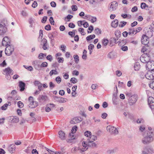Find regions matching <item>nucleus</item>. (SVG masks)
I'll list each match as a JSON object with an SVG mask.
<instances>
[{"label": "nucleus", "instance_id": "22", "mask_svg": "<svg viewBox=\"0 0 154 154\" xmlns=\"http://www.w3.org/2000/svg\"><path fill=\"white\" fill-rule=\"evenodd\" d=\"M15 145L14 144H12L11 145L8 147V149L9 151L12 153L14 151H15Z\"/></svg>", "mask_w": 154, "mask_h": 154}, {"label": "nucleus", "instance_id": "63", "mask_svg": "<svg viewBox=\"0 0 154 154\" xmlns=\"http://www.w3.org/2000/svg\"><path fill=\"white\" fill-rule=\"evenodd\" d=\"M69 35L71 36L72 37H73L75 35V33L73 32L70 31L68 32Z\"/></svg>", "mask_w": 154, "mask_h": 154}, {"label": "nucleus", "instance_id": "9", "mask_svg": "<svg viewBox=\"0 0 154 154\" xmlns=\"http://www.w3.org/2000/svg\"><path fill=\"white\" fill-rule=\"evenodd\" d=\"M10 39L8 37H5L2 41V45L5 46L10 45Z\"/></svg>", "mask_w": 154, "mask_h": 154}, {"label": "nucleus", "instance_id": "21", "mask_svg": "<svg viewBox=\"0 0 154 154\" xmlns=\"http://www.w3.org/2000/svg\"><path fill=\"white\" fill-rule=\"evenodd\" d=\"M59 137L62 140H65L66 137L65 136V134L64 132L62 131H60L58 132Z\"/></svg>", "mask_w": 154, "mask_h": 154}, {"label": "nucleus", "instance_id": "31", "mask_svg": "<svg viewBox=\"0 0 154 154\" xmlns=\"http://www.w3.org/2000/svg\"><path fill=\"white\" fill-rule=\"evenodd\" d=\"M116 151V149H109L106 152L108 154H112L115 153Z\"/></svg>", "mask_w": 154, "mask_h": 154}, {"label": "nucleus", "instance_id": "29", "mask_svg": "<svg viewBox=\"0 0 154 154\" xmlns=\"http://www.w3.org/2000/svg\"><path fill=\"white\" fill-rule=\"evenodd\" d=\"M107 56L109 58L112 59L115 57V55L114 53L111 52L108 54Z\"/></svg>", "mask_w": 154, "mask_h": 154}, {"label": "nucleus", "instance_id": "51", "mask_svg": "<svg viewBox=\"0 0 154 154\" xmlns=\"http://www.w3.org/2000/svg\"><path fill=\"white\" fill-rule=\"evenodd\" d=\"M108 42V40L107 39H103L102 41L103 45L105 46H106Z\"/></svg>", "mask_w": 154, "mask_h": 154}, {"label": "nucleus", "instance_id": "11", "mask_svg": "<svg viewBox=\"0 0 154 154\" xmlns=\"http://www.w3.org/2000/svg\"><path fill=\"white\" fill-rule=\"evenodd\" d=\"M146 151L142 152L143 154H154V148L152 147H149L146 149Z\"/></svg>", "mask_w": 154, "mask_h": 154}, {"label": "nucleus", "instance_id": "62", "mask_svg": "<svg viewBox=\"0 0 154 154\" xmlns=\"http://www.w3.org/2000/svg\"><path fill=\"white\" fill-rule=\"evenodd\" d=\"M49 21L51 24L52 25L54 24V20L53 18L52 17H50L49 19Z\"/></svg>", "mask_w": 154, "mask_h": 154}, {"label": "nucleus", "instance_id": "15", "mask_svg": "<svg viewBox=\"0 0 154 154\" xmlns=\"http://www.w3.org/2000/svg\"><path fill=\"white\" fill-rule=\"evenodd\" d=\"M152 75L151 71L150 70L148 71L144 75L146 78L149 80L154 79V78H153Z\"/></svg>", "mask_w": 154, "mask_h": 154}, {"label": "nucleus", "instance_id": "60", "mask_svg": "<svg viewBox=\"0 0 154 154\" xmlns=\"http://www.w3.org/2000/svg\"><path fill=\"white\" fill-rule=\"evenodd\" d=\"M47 59L49 60L50 61H51L53 60L52 56L50 55H48L46 57Z\"/></svg>", "mask_w": 154, "mask_h": 154}, {"label": "nucleus", "instance_id": "50", "mask_svg": "<svg viewBox=\"0 0 154 154\" xmlns=\"http://www.w3.org/2000/svg\"><path fill=\"white\" fill-rule=\"evenodd\" d=\"M8 106V104L7 103L5 104L3 106L1 107V109L2 110H5L7 109Z\"/></svg>", "mask_w": 154, "mask_h": 154}, {"label": "nucleus", "instance_id": "7", "mask_svg": "<svg viewBox=\"0 0 154 154\" xmlns=\"http://www.w3.org/2000/svg\"><path fill=\"white\" fill-rule=\"evenodd\" d=\"M137 100V97L136 95H133L129 97L128 102L130 105H132L135 103Z\"/></svg>", "mask_w": 154, "mask_h": 154}, {"label": "nucleus", "instance_id": "52", "mask_svg": "<svg viewBox=\"0 0 154 154\" xmlns=\"http://www.w3.org/2000/svg\"><path fill=\"white\" fill-rule=\"evenodd\" d=\"M23 66L25 68L27 69L29 71H31L33 70V68L31 66H28L25 65H24Z\"/></svg>", "mask_w": 154, "mask_h": 154}, {"label": "nucleus", "instance_id": "32", "mask_svg": "<svg viewBox=\"0 0 154 154\" xmlns=\"http://www.w3.org/2000/svg\"><path fill=\"white\" fill-rule=\"evenodd\" d=\"M75 62L78 63L79 61V57L77 54L74 55L73 56Z\"/></svg>", "mask_w": 154, "mask_h": 154}, {"label": "nucleus", "instance_id": "14", "mask_svg": "<svg viewBox=\"0 0 154 154\" xmlns=\"http://www.w3.org/2000/svg\"><path fill=\"white\" fill-rule=\"evenodd\" d=\"M148 37L145 35H143L142 36L141 42L142 43L145 45H146L149 43V41L148 40Z\"/></svg>", "mask_w": 154, "mask_h": 154}, {"label": "nucleus", "instance_id": "58", "mask_svg": "<svg viewBox=\"0 0 154 154\" xmlns=\"http://www.w3.org/2000/svg\"><path fill=\"white\" fill-rule=\"evenodd\" d=\"M61 78L59 76L57 77L55 79L56 82L58 84H59L61 82Z\"/></svg>", "mask_w": 154, "mask_h": 154}, {"label": "nucleus", "instance_id": "26", "mask_svg": "<svg viewBox=\"0 0 154 154\" xmlns=\"http://www.w3.org/2000/svg\"><path fill=\"white\" fill-rule=\"evenodd\" d=\"M118 24V20H115L112 23V27L116 28L117 27Z\"/></svg>", "mask_w": 154, "mask_h": 154}, {"label": "nucleus", "instance_id": "42", "mask_svg": "<svg viewBox=\"0 0 154 154\" xmlns=\"http://www.w3.org/2000/svg\"><path fill=\"white\" fill-rule=\"evenodd\" d=\"M47 40L44 38H43L41 41L40 43V46H41L43 45H44L47 44Z\"/></svg>", "mask_w": 154, "mask_h": 154}, {"label": "nucleus", "instance_id": "1", "mask_svg": "<svg viewBox=\"0 0 154 154\" xmlns=\"http://www.w3.org/2000/svg\"><path fill=\"white\" fill-rule=\"evenodd\" d=\"M154 138L146 134L143 135L141 141L143 144L147 145L152 142Z\"/></svg>", "mask_w": 154, "mask_h": 154}, {"label": "nucleus", "instance_id": "41", "mask_svg": "<svg viewBox=\"0 0 154 154\" xmlns=\"http://www.w3.org/2000/svg\"><path fill=\"white\" fill-rule=\"evenodd\" d=\"M58 73L55 69V70H51L49 73V74L50 76L52 75L53 74L56 75Z\"/></svg>", "mask_w": 154, "mask_h": 154}, {"label": "nucleus", "instance_id": "59", "mask_svg": "<svg viewBox=\"0 0 154 154\" xmlns=\"http://www.w3.org/2000/svg\"><path fill=\"white\" fill-rule=\"evenodd\" d=\"M48 36L49 38L51 39V41H52L53 40H54V39L52 38L54 37L53 34L51 33H49L48 34Z\"/></svg>", "mask_w": 154, "mask_h": 154}, {"label": "nucleus", "instance_id": "27", "mask_svg": "<svg viewBox=\"0 0 154 154\" xmlns=\"http://www.w3.org/2000/svg\"><path fill=\"white\" fill-rule=\"evenodd\" d=\"M115 34L117 38V40H118V39L121 36V33L120 31L117 30L115 32Z\"/></svg>", "mask_w": 154, "mask_h": 154}, {"label": "nucleus", "instance_id": "33", "mask_svg": "<svg viewBox=\"0 0 154 154\" xmlns=\"http://www.w3.org/2000/svg\"><path fill=\"white\" fill-rule=\"evenodd\" d=\"M79 151H82V150L79 149L78 147H75L74 148L72 149L71 150L72 152L73 153H75Z\"/></svg>", "mask_w": 154, "mask_h": 154}, {"label": "nucleus", "instance_id": "57", "mask_svg": "<svg viewBox=\"0 0 154 154\" xmlns=\"http://www.w3.org/2000/svg\"><path fill=\"white\" fill-rule=\"evenodd\" d=\"M48 66V63L45 62H44L42 63V64H41L40 66L41 67H47Z\"/></svg>", "mask_w": 154, "mask_h": 154}, {"label": "nucleus", "instance_id": "23", "mask_svg": "<svg viewBox=\"0 0 154 154\" xmlns=\"http://www.w3.org/2000/svg\"><path fill=\"white\" fill-rule=\"evenodd\" d=\"M81 122V120H79L78 119V117H75L72 119L70 121V123L72 124H74L80 122Z\"/></svg>", "mask_w": 154, "mask_h": 154}, {"label": "nucleus", "instance_id": "13", "mask_svg": "<svg viewBox=\"0 0 154 154\" xmlns=\"http://www.w3.org/2000/svg\"><path fill=\"white\" fill-rule=\"evenodd\" d=\"M6 26V24L5 23H4V25L0 24V35H3L7 31Z\"/></svg>", "mask_w": 154, "mask_h": 154}, {"label": "nucleus", "instance_id": "2", "mask_svg": "<svg viewBox=\"0 0 154 154\" xmlns=\"http://www.w3.org/2000/svg\"><path fill=\"white\" fill-rule=\"evenodd\" d=\"M28 101L29 103V106L31 108H34L37 106L38 105V102L34 101L33 97L30 96L28 98Z\"/></svg>", "mask_w": 154, "mask_h": 154}, {"label": "nucleus", "instance_id": "53", "mask_svg": "<svg viewBox=\"0 0 154 154\" xmlns=\"http://www.w3.org/2000/svg\"><path fill=\"white\" fill-rule=\"evenodd\" d=\"M43 31L41 29L39 31V37L38 38V40H39L40 39V37H41V38L42 39V37L43 36Z\"/></svg>", "mask_w": 154, "mask_h": 154}, {"label": "nucleus", "instance_id": "5", "mask_svg": "<svg viewBox=\"0 0 154 154\" xmlns=\"http://www.w3.org/2000/svg\"><path fill=\"white\" fill-rule=\"evenodd\" d=\"M151 27L146 28L144 30L146 34L145 35L148 37V38H150L153 35L152 31H153V29L152 28L151 29Z\"/></svg>", "mask_w": 154, "mask_h": 154}, {"label": "nucleus", "instance_id": "48", "mask_svg": "<svg viewBox=\"0 0 154 154\" xmlns=\"http://www.w3.org/2000/svg\"><path fill=\"white\" fill-rule=\"evenodd\" d=\"M101 30L98 28L96 29L95 30V33L96 34L99 35L101 33Z\"/></svg>", "mask_w": 154, "mask_h": 154}, {"label": "nucleus", "instance_id": "55", "mask_svg": "<svg viewBox=\"0 0 154 154\" xmlns=\"http://www.w3.org/2000/svg\"><path fill=\"white\" fill-rule=\"evenodd\" d=\"M17 105L18 107L20 108H22L23 106V103L20 101H19L18 102Z\"/></svg>", "mask_w": 154, "mask_h": 154}, {"label": "nucleus", "instance_id": "44", "mask_svg": "<svg viewBox=\"0 0 154 154\" xmlns=\"http://www.w3.org/2000/svg\"><path fill=\"white\" fill-rule=\"evenodd\" d=\"M70 82L73 84L76 83L78 82L77 79L75 78H72L70 79Z\"/></svg>", "mask_w": 154, "mask_h": 154}, {"label": "nucleus", "instance_id": "6", "mask_svg": "<svg viewBox=\"0 0 154 154\" xmlns=\"http://www.w3.org/2000/svg\"><path fill=\"white\" fill-rule=\"evenodd\" d=\"M150 60V57L146 54H143L140 57V60L142 63H147L149 62Z\"/></svg>", "mask_w": 154, "mask_h": 154}, {"label": "nucleus", "instance_id": "39", "mask_svg": "<svg viewBox=\"0 0 154 154\" xmlns=\"http://www.w3.org/2000/svg\"><path fill=\"white\" fill-rule=\"evenodd\" d=\"M74 133L73 131H72L71 133H70L69 134V137L71 139L73 140L75 139V136L73 134Z\"/></svg>", "mask_w": 154, "mask_h": 154}, {"label": "nucleus", "instance_id": "54", "mask_svg": "<svg viewBox=\"0 0 154 154\" xmlns=\"http://www.w3.org/2000/svg\"><path fill=\"white\" fill-rule=\"evenodd\" d=\"M146 7H148V6L145 3H142L141 4V8L142 9H146Z\"/></svg>", "mask_w": 154, "mask_h": 154}, {"label": "nucleus", "instance_id": "18", "mask_svg": "<svg viewBox=\"0 0 154 154\" xmlns=\"http://www.w3.org/2000/svg\"><path fill=\"white\" fill-rule=\"evenodd\" d=\"M48 99V97L46 95H39L38 100L40 102H45Z\"/></svg>", "mask_w": 154, "mask_h": 154}, {"label": "nucleus", "instance_id": "56", "mask_svg": "<svg viewBox=\"0 0 154 154\" xmlns=\"http://www.w3.org/2000/svg\"><path fill=\"white\" fill-rule=\"evenodd\" d=\"M79 31L81 33L82 35H84L85 33L84 31V29L82 28H79Z\"/></svg>", "mask_w": 154, "mask_h": 154}, {"label": "nucleus", "instance_id": "17", "mask_svg": "<svg viewBox=\"0 0 154 154\" xmlns=\"http://www.w3.org/2000/svg\"><path fill=\"white\" fill-rule=\"evenodd\" d=\"M4 74H13V71L9 67L6 68L3 70Z\"/></svg>", "mask_w": 154, "mask_h": 154}, {"label": "nucleus", "instance_id": "20", "mask_svg": "<svg viewBox=\"0 0 154 154\" xmlns=\"http://www.w3.org/2000/svg\"><path fill=\"white\" fill-rule=\"evenodd\" d=\"M33 64L35 69L38 70L39 69L41 68V64L40 62L37 60L33 62Z\"/></svg>", "mask_w": 154, "mask_h": 154}, {"label": "nucleus", "instance_id": "37", "mask_svg": "<svg viewBox=\"0 0 154 154\" xmlns=\"http://www.w3.org/2000/svg\"><path fill=\"white\" fill-rule=\"evenodd\" d=\"M67 101V99L66 98H64L63 97H60V99L58 100V102L60 103H64Z\"/></svg>", "mask_w": 154, "mask_h": 154}, {"label": "nucleus", "instance_id": "38", "mask_svg": "<svg viewBox=\"0 0 154 154\" xmlns=\"http://www.w3.org/2000/svg\"><path fill=\"white\" fill-rule=\"evenodd\" d=\"M140 67L139 64L138 63H136L134 65V69L135 70H138Z\"/></svg>", "mask_w": 154, "mask_h": 154}, {"label": "nucleus", "instance_id": "64", "mask_svg": "<svg viewBox=\"0 0 154 154\" xmlns=\"http://www.w3.org/2000/svg\"><path fill=\"white\" fill-rule=\"evenodd\" d=\"M72 74L73 75H76L77 76L79 75V72L76 70H74L72 72Z\"/></svg>", "mask_w": 154, "mask_h": 154}, {"label": "nucleus", "instance_id": "28", "mask_svg": "<svg viewBox=\"0 0 154 154\" xmlns=\"http://www.w3.org/2000/svg\"><path fill=\"white\" fill-rule=\"evenodd\" d=\"M87 51L85 50H84L83 52V54L82 56V59L86 60L87 58Z\"/></svg>", "mask_w": 154, "mask_h": 154}, {"label": "nucleus", "instance_id": "45", "mask_svg": "<svg viewBox=\"0 0 154 154\" xmlns=\"http://www.w3.org/2000/svg\"><path fill=\"white\" fill-rule=\"evenodd\" d=\"M126 23L127 22H126L121 21L120 22L119 26L120 27H123L126 24Z\"/></svg>", "mask_w": 154, "mask_h": 154}, {"label": "nucleus", "instance_id": "25", "mask_svg": "<svg viewBox=\"0 0 154 154\" xmlns=\"http://www.w3.org/2000/svg\"><path fill=\"white\" fill-rule=\"evenodd\" d=\"M89 143H88L87 142V140L86 141H83L82 143V146L84 147V149H83V150H82V151L83 152L85 150H86L88 148H87V146L88 145H89Z\"/></svg>", "mask_w": 154, "mask_h": 154}, {"label": "nucleus", "instance_id": "16", "mask_svg": "<svg viewBox=\"0 0 154 154\" xmlns=\"http://www.w3.org/2000/svg\"><path fill=\"white\" fill-rule=\"evenodd\" d=\"M97 139V137L94 135H91L87 139L88 143H91Z\"/></svg>", "mask_w": 154, "mask_h": 154}, {"label": "nucleus", "instance_id": "12", "mask_svg": "<svg viewBox=\"0 0 154 154\" xmlns=\"http://www.w3.org/2000/svg\"><path fill=\"white\" fill-rule=\"evenodd\" d=\"M148 104L151 109H154V98L150 97L148 98Z\"/></svg>", "mask_w": 154, "mask_h": 154}, {"label": "nucleus", "instance_id": "47", "mask_svg": "<svg viewBox=\"0 0 154 154\" xmlns=\"http://www.w3.org/2000/svg\"><path fill=\"white\" fill-rule=\"evenodd\" d=\"M51 106H50V105L48 104L47 105V106L45 108V111L46 112H49L51 110Z\"/></svg>", "mask_w": 154, "mask_h": 154}, {"label": "nucleus", "instance_id": "40", "mask_svg": "<svg viewBox=\"0 0 154 154\" xmlns=\"http://www.w3.org/2000/svg\"><path fill=\"white\" fill-rule=\"evenodd\" d=\"M146 134L149 135H150L151 136H152L153 138L154 137V129L150 131H148Z\"/></svg>", "mask_w": 154, "mask_h": 154}, {"label": "nucleus", "instance_id": "35", "mask_svg": "<svg viewBox=\"0 0 154 154\" xmlns=\"http://www.w3.org/2000/svg\"><path fill=\"white\" fill-rule=\"evenodd\" d=\"M95 37V36L94 34L91 35H90L86 37V40L87 41H89L93 38H94Z\"/></svg>", "mask_w": 154, "mask_h": 154}, {"label": "nucleus", "instance_id": "61", "mask_svg": "<svg viewBox=\"0 0 154 154\" xmlns=\"http://www.w3.org/2000/svg\"><path fill=\"white\" fill-rule=\"evenodd\" d=\"M72 8L73 11H75L77 10V7L76 5H73L72 6Z\"/></svg>", "mask_w": 154, "mask_h": 154}, {"label": "nucleus", "instance_id": "8", "mask_svg": "<svg viewBox=\"0 0 154 154\" xmlns=\"http://www.w3.org/2000/svg\"><path fill=\"white\" fill-rule=\"evenodd\" d=\"M118 5V3L116 2H113L111 3L109 7V10L110 11L115 10Z\"/></svg>", "mask_w": 154, "mask_h": 154}, {"label": "nucleus", "instance_id": "30", "mask_svg": "<svg viewBox=\"0 0 154 154\" xmlns=\"http://www.w3.org/2000/svg\"><path fill=\"white\" fill-rule=\"evenodd\" d=\"M89 20L91 21L92 23L95 22L97 20V18L95 17H93L90 16L89 17Z\"/></svg>", "mask_w": 154, "mask_h": 154}, {"label": "nucleus", "instance_id": "36", "mask_svg": "<svg viewBox=\"0 0 154 154\" xmlns=\"http://www.w3.org/2000/svg\"><path fill=\"white\" fill-rule=\"evenodd\" d=\"M29 22L30 24L29 27H32L33 23L34 22V20L32 18H30L29 19Z\"/></svg>", "mask_w": 154, "mask_h": 154}, {"label": "nucleus", "instance_id": "34", "mask_svg": "<svg viewBox=\"0 0 154 154\" xmlns=\"http://www.w3.org/2000/svg\"><path fill=\"white\" fill-rule=\"evenodd\" d=\"M126 43V41L125 39L122 40L120 41L119 45L120 46H124Z\"/></svg>", "mask_w": 154, "mask_h": 154}, {"label": "nucleus", "instance_id": "49", "mask_svg": "<svg viewBox=\"0 0 154 154\" xmlns=\"http://www.w3.org/2000/svg\"><path fill=\"white\" fill-rule=\"evenodd\" d=\"M121 16L124 18H125L127 17L130 18L131 17V15H128L126 14H122L121 15Z\"/></svg>", "mask_w": 154, "mask_h": 154}, {"label": "nucleus", "instance_id": "19", "mask_svg": "<svg viewBox=\"0 0 154 154\" xmlns=\"http://www.w3.org/2000/svg\"><path fill=\"white\" fill-rule=\"evenodd\" d=\"M9 122L12 123H17L19 121V118L17 116H11L9 119Z\"/></svg>", "mask_w": 154, "mask_h": 154}, {"label": "nucleus", "instance_id": "46", "mask_svg": "<svg viewBox=\"0 0 154 154\" xmlns=\"http://www.w3.org/2000/svg\"><path fill=\"white\" fill-rule=\"evenodd\" d=\"M129 30L131 33L132 35H134L136 34V31L134 28L129 29Z\"/></svg>", "mask_w": 154, "mask_h": 154}, {"label": "nucleus", "instance_id": "43", "mask_svg": "<svg viewBox=\"0 0 154 154\" xmlns=\"http://www.w3.org/2000/svg\"><path fill=\"white\" fill-rule=\"evenodd\" d=\"M91 135V133L90 131H87L85 133V135L88 138Z\"/></svg>", "mask_w": 154, "mask_h": 154}, {"label": "nucleus", "instance_id": "3", "mask_svg": "<svg viewBox=\"0 0 154 154\" xmlns=\"http://www.w3.org/2000/svg\"><path fill=\"white\" fill-rule=\"evenodd\" d=\"M107 130L110 134H118V130L112 126H108L107 127Z\"/></svg>", "mask_w": 154, "mask_h": 154}, {"label": "nucleus", "instance_id": "4", "mask_svg": "<svg viewBox=\"0 0 154 154\" xmlns=\"http://www.w3.org/2000/svg\"><path fill=\"white\" fill-rule=\"evenodd\" d=\"M6 46L7 47L5 51V54L7 55H10L14 51V47L12 45H8Z\"/></svg>", "mask_w": 154, "mask_h": 154}, {"label": "nucleus", "instance_id": "10", "mask_svg": "<svg viewBox=\"0 0 154 154\" xmlns=\"http://www.w3.org/2000/svg\"><path fill=\"white\" fill-rule=\"evenodd\" d=\"M146 67L147 69L150 70V71H152L154 69V61H149L148 62L146 65Z\"/></svg>", "mask_w": 154, "mask_h": 154}, {"label": "nucleus", "instance_id": "24", "mask_svg": "<svg viewBox=\"0 0 154 154\" xmlns=\"http://www.w3.org/2000/svg\"><path fill=\"white\" fill-rule=\"evenodd\" d=\"M25 83L22 81H20L19 82V86L20 88V91H23L25 89Z\"/></svg>", "mask_w": 154, "mask_h": 154}]
</instances>
